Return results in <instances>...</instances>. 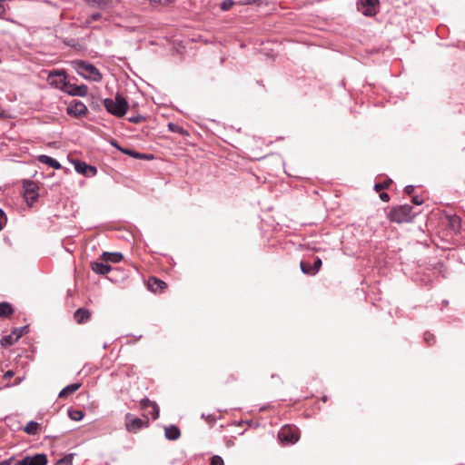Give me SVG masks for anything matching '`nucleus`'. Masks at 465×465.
<instances>
[{
	"label": "nucleus",
	"instance_id": "bb28decb",
	"mask_svg": "<svg viewBox=\"0 0 465 465\" xmlns=\"http://www.w3.org/2000/svg\"><path fill=\"white\" fill-rule=\"evenodd\" d=\"M450 224L451 228L455 231H458L460 228V220L457 216H452L450 218Z\"/></svg>",
	"mask_w": 465,
	"mask_h": 465
},
{
	"label": "nucleus",
	"instance_id": "aec40b11",
	"mask_svg": "<svg viewBox=\"0 0 465 465\" xmlns=\"http://www.w3.org/2000/svg\"><path fill=\"white\" fill-rule=\"evenodd\" d=\"M80 383H72L67 385L59 392V398L64 399L68 397L69 395L74 393L80 388Z\"/></svg>",
	"mask_w": 465,
	"mask_h": 465
},
{
	"label": "nucleus",
	"instance_id": "a18cd8bd",
	"mask_svg": "<svg viewBox=\"0 0 465 465\" xmlns=\"http://www.w3.org/2000/svg\"><path fill=\"white\" fill-rule=\"evenodd\" d=\"M0 465H10V460H3L0 462Z\"/></svg>",
	"mask_w": 465,
	"mask_h": 465
},
{
	"label": "nucleus",
	"instance_id": "f8f14e48",
	"mask_svg": "<svg viewBox=\"0 0 465 465\" xmlns=\"http://www.w3.org/2000/svg\"><path fill=\"white\" fill-rule=\"evenodd\" d=\"M75 171L80 173L86 176H94L97 173V170L94 166L89 165L84 162L82 161H75L74 163Z\"/></svg>",
	"mask_w": 465,
	"mask_h": 465
},
{
	"label": "nucleus",
	"instance_id": "c756f323",
	"mask_svg": "<svg viewBox=\"0 0 465 465\" xmlns=\"http://www.w3.org/2000/svg\"><path fill=\"white\" fill-rule=\"evenodd\" d=\"M233 5L234 2L232 0H223L221 4V9L223 11H228L232 7Z\"/></svg>",
	"mask_w": 465,
	"mask_h": 465
},
{
	"label": "nucleus",
	"instance_id": "4be33fe9",
	"mask_svg": "<svg viewBox=\"0 0 465 465\" xmlns=\"http://www.w3.org/2000/svg\"><path fill=\"white\" fill-rule=\"evenodd\" d=\"M14 312V308L11 303L4 302H0V318H8Z\"/></svg>",
	"mask_w": 465,
	"mask_h": 465
},
{
	"label": "nucleus",
	"instance_id": "4468645a",
	"mask_svg": "<svg viewBox=\"0 0 465 465\" xmlns=\"http://www.w3.org/2000/svg\"><path fill=\"white\" fill-rule=\"evenodd\" d=\"M127 419H129V415L127 416ZM148 422H144L143 420L139 418H134L131 420H128L126 422V429L129 431L136 432L138 430L143 428V426H147Z\"/></svg>",
	"mask_w": 465,
	"mask_h": 465
},
{
	"label": "nucleus",
	"instance_id": "7ed1b4c3",
	"mask_svg": "<svg viewBox=\"0 0 465 465\" xmlns=\"http://www.w3.org/2000/svg\"><path fill=\"white\" fill-rule=\"evenodd\" d=\"M412 210V206L409 204L394 207L390 212V220L398 223H409L415 216V213H413Z\"/></svg>",
	"mask_w": 465,
	"mask_h": 465
},
{
	"label": "nucleus",
	"instance_id": "79ce46f5",
	"mask_svg": "<svg viewBox=\"0 0 465 465\" xmlns=\"http://www.w3.org/2000/svg\"><path fill=\"white\" fill-rule=\"evenodd\" d=\"M412 203H413L414 204H416V205H420V204L423 203V201H422L421 199H420V197H419V196H414V197L412 198Z\"/></svg>",
	"mask_w": 465,
	"mask_h": 465
},
{
	"label": "nucleus",
	"instance_id": "9b49d317",
	"mask_svg": "<svg viewBox=\"0 0 465 465\" xmlns=\"http://www.w3.org/2000/svg\"><path fill=\"white\" fill-rule=\"evenodd\" d=\"M46 463L47 457L45 454H36L35 456H27L15 465H46Z\"/></svg>",
	"mask_w": 465,
	"mask_h": 465
},
{
	"label": "nucleus",
	"instance_id": "dca6fc26",
	"mask_svg": "<svg viewBox=\"0 0 465 465\" xmlns=\"http://www.w3.org/2000/svg\"><path fill=\"white\" fill-rule=\"evenodd\" d=\"M148 289L153 292H160L166 287V283L155 277H151L147 282Z\"/></svg>",
	"mask_w": 465,
	"mask_h": 465
},
{
	"label": "nucleus",
	"instance_id": "a878e982",
	"mask_svg": "<svg viewBox=\"0 0 465 465\" xmlns=\"http://www.w3.org/2000/svg\"><path fill=\"white\" fill-rule=\"evenodd\" d=\"M74 456V453L67 454L64 457L59 459L56 461L55 465H72L73 464Z\"/></svg>",
	"mask_w": 465,
	"mask_h": 465
},
{
	"label": "nucleus",
	"instance_id": "6ab92c4d",
	"mask_svg": "<svg viewBox=\"0 0 465 465\" xmlns=\"http://www.w3.org/2000/svg\"><path fill=\"white\" fill-rule=\"evenodd\" d=\"M91 317V312L84 308H79L74 312V319L78 323H84L87 322Z\"/></svg>",
	"mask_w": 465,
	"mask_h": 465
},
{
	"label": "nucleus",
	"instance_id": "f704fd0d",
	"mask_svg": "<svg viewBox=\"0 0 465 465\" xmlns=\"http://www.w3.org/2000/svg\"><path fill=\"white\" fill-rule=\"evenodd\" d=\"M424 340L427 343L431 344L434 341V335L430 332H425Z\"/></svg>",
	"mask_w": 465,
	"mask_h": 465
},
{
	"label": "nucleus",
	"instance_id": "39448f33",
	"mask_svg": "<svg viewBox=\"0 0 465 465\" xmlns=\"http://www.w3.org/2000/svg\"><path fill=\"white\" fill-rule=\"evenodd\" d=\"M49 84L64 92L68 81L66 80V74L64 70H54L49 73L47 78Z\"/></svg>",
	"mask_w": 465,
	"mask_h": 465
},
{
	"label": "nucleus",
	"instance_id": "5701e85b",
	"mask_svg": "<svg viewBox=\"0 0 465 465\" xmlns=\"http://www.w3.org/2000/svg\"><path fill=\"white\" fill-rule=\"evenodd\" d=\"M40 430V424L31 420L24 427L23 430L29 435H36Z\"/></svg>",
	"mask_w": 465,
	"mask_h": 465
},
{
	"label": "nucleus",
	"instance_id": "a211bd4d",
	"mask_svg": "<svg viewBox=\"0 0 465 465\" xmlns=\"http://www.w3.org/2000/svg\"><path fill=\"white\" fill-rule=\"evenodd\" d=\"M37 159L40 163L47 164V165L53 167L54 169L59 170L62 168V165L60 164V163L58 161H56L55 159H54L48 155L41 154L38 156Z\"/></svg>",
	"mask_w": 465,
	"mask_h": 465
},
{
	"label": "nucleus",
	"instance_id": "7c9ffc66",
	"mask_svg": "<svg viewBox=\"0 0 465 465\" xmlns=\"http://www.w3.org/2000/svg\"><path fill=\"white\" fill-rule=\"evenodd\" d=\"M124 153L134 157V158H136V159H142V153H138V152H135L134 150H130V149H124V150H122Z\"/></svg>",
	"mask_w": 465,
	"mask_h": 465
},
{
	"label": "nucleus",
	"instance_id": "b1692460",
	"mask_svg": "<svg viewBox=\"0 0 465 465\" xmlns=\"http://www.w3.org/2000/svg\"><path fill=\"white\" fill-rule=\"evenodd\" d=\"M102 258L106 262H111L114 263L119 262L123 259V254L121 252H103Z\"/></svg>",
	"mask_w": 465,
	"mask_h": 465
},
{
	"label": "nucleus",
	"instance_id": "412c9836",
	"mask_svg": "<svg viewBox=\"0 0 465 465\" xmlns=\"http://www.w3.org/2000/svg\"><path fill=\"white\" fill-rule=\"evenodd\" d=\"M164 432H165V437L171 440H177L181 434L180 430L174 425H170V426L166 427Z\"/></svg>",
	"mask_w": 465,
	"mask_h": 465
},
{
	"label": "nucleus",
	"instance_id": "72a5a7b5",
	"mask_svg": "<svg viewBox=\"0 0 465 465\" xmlns=\"http://www.w3.org/2000/svg\"><path fill=\"white\" fill-rule=\"evenodd\" d=\"M143 120H144V117L138 114V115H135V116H131L128 118V121L130 123H133V124H139L141 123Z\"/></svg>",
	"mask_w": 465,
	"mask_h": 465
},
{
	"label": "nucleus",
	"instance_id": "ea45409f",
	"mask_svg": "<svg viewBox=\"0 0 465 465\" xmlns=\"http://www.w3.org/2000/svg\"><path fill=\"white\" fill-rule=\"evenodd\" d=\"M15 375V372L13 371H7L5 374H4V379L5 380H9L11 379L13 376Z\"/></svg>",
	"mask_w": 465,
	"mask_h": 465
},
{
	"label": "nucleus",
	"instance_id": "393cba45",
	"mask_svg": "<svg viewBox=\"0 0 465 465\" xmlns=\"http://www.w3.org/2000/svg\"><path fill=\"white\" fill-rule=\"evenodd\" d=\"M90 6L104 8L110 5L111 0H84Z\"/></svg>",
	"mask_w": 465,
	"mask_h": 465
},
{
	"label": "nucleus",
	"instance_id": "cd10ccee",
	"mask_svg": "<svg viewBox=\"0 0 465 465\" xmlns=\"http://www.w3.org/2000/svg\"><path fill=\"white\" fill-rule=\"evenodd\" d=\"M391 183H392V181L391 179H387L383 183H376L374 185V189H375V191L380 192L385 188H388Z\"/></svg>",
	"mask_w": 465,
	"mask_h": 465
},
{
	"label": "nucleus",
	"instance_id": "c03bdc74",
	"mask_svg": "<svg viewBox=\"0 0 465 465\" xmlns=\"http://www.w3.org/2000/svg\"><path fill=\"white\" fill-rule=\"evenodd\" d=\"M152 158H153L152 155L142 154V159H152Z\"/></svg>",
	"mask_w": 465,
	"mask_h": 465
},
{
	"label": "nucleus",
	"instance_id": "f3484780",
	"mask_svg": "<svg viewBox=\"0 0 465 465\" xmlns=\"http://www.w3.org/2000/svg\"><path fill=\"white\" fill-rule=\"evenodd\" d=\"M91 267H92V270L95 273L101 274V275H105L112 270V267L110 265L101 262H92Z\"/></svg>",
	"mask_w": 465,
	"mask_h": 465
},
{
	"label": "nucleus",
	"instance_id": "c9c22d12",
	"mask_svg": "<svg viewBox=\"0 0 465 465\" xmlns=\"http://www.w3.org/2000/svg\"><path fill=\"white\" fill-rule=\"evenodd\" d=\"M5 215L2 209H0V231L4 228V225L5 223Z\"/></svg>",
	"mask_w": 465,
	"mask_h": 465
},
{
	"label": "nucleus",
	"instance_id": "58836bf2",
	"mask_svg": "<svg viewBox=\"0 0 465 465\" xmlns=\"http://www.w3.org/2000/svg\"><path fill=\"white\" fill-rule=\"evenodd\" d=\"M380 198L381 200H382L383 202H389L390 200V196L387 193H380Z\"/></svg>",
	"mask_w": 465,
	"mask_h": 465
},
{
	"label": "nucleus",
	"instance_id": "37998d69",
	"mask_svg": "<svg viewBox=\"0 0 465 465\" xmlns=\"http://www.w3.org/2000/svg\"><path fill=\"white\" fill-rule=\"evenodd\" d=\"M5 13V8L4 5L0 4V17H2Z\"/></svg>",
	"mask_w": 465,
	"mask_h": 465
},
{
	"label": "nucleus",
	"instance_id": "a19ab883",
	"mask_svg": "<svg viewBox=\"0 0 465 465\" xmlns=\"http://www.w3.org/2000/svg\"><path fill=\"white\" fill-rule=\"evenodd\" d=\"M405 193L407 194H411L414 191V186L413 185H407L404 189Z\"/></svg>",
	"mask_w": 465,
	"mask_h": 465
},
{
	"label": "nucleus",
	"instance_id": "473e14b6",
	"mask_svg": "<svg viewBox=\"0 0 465 465\" xmlns=\"http://www.w3.org/2000/svg\"><path fill=\"white\" fill-rule=\"evenodd\" d=\"M211 465H224V462L220 456L216 455L211 459Z\"/></svg>",
	"mask_w": 465,
	"mask_h": 465
},
{
	"label": "nucleus",
	"instance_id": "423d86ee",
	"mask_svg": "<svg viewBox=\"0 0 465 465\" xmlns=\"http://www.w3.org/2000/svg\"><path fill=\"white\" fill-rule=\"evenodd\" d=\"M357 9L365 16H374L378 13L379 0H358Z\"/></svg>",
	"mask_w": 465,
	"mask_h": 465
},
{
	"label": "nucleus",
	"instance_id": "1a4fd4ad",
	"mask_svg": "<svg viewBox=\"0 0 465 465\" xmlns=\"http://www.w3.org/2000/svg\"><path fill=\"white\" fill-rule=\"evenodd\" d=\"M142 410L151 415L153 420H156L159 417V406L154 401H151L149 399L144 398L140 401Z\"/></svg>",
	"mask_w": 465,
	"mask_h": 465
},
{
	"label": "nucleus",
	"instance_id": "9d476101",
	"mask_svg": "<svg viewBox=\"0 0 465 465\" xmlns=\"http://www.w3.org/2000/svg\"><path fill=\"white\" fill-rule=\"evenodd\" d=\"M64 93L72 96L84 97L88 94V87L85 84L76 85L68 82Z\"/></svg>",
	"mask_w": 465,
	"mask_h": 465
},
{
	"label": "nucleus",
	"instance_id": "2f4dec72",
	"mask_svg": "<svg viewBox=\"0 0 465 465\" xmlns=\"http://www.w3.org/2000/svg\"><path fill=\"white\" fill-rule=\"evenodd\" d=\"M102 17V15L100 13H94L92 14L87 19L86 24H91L94 21H97Z\"/></svg>",
	"mask_w": 465,
	"mask_h": 465
},
{
	"label": "nucleus",
	"instance_id": "f257e3e1",
	"mask_svg": "<svg viewBox=\"0 0 465 465\" xmlns=\"http://www.w3.org/2000/svg\"><path fill=\"white\" fill-rule=\"evenodd\" d=\"M104 106L109 114L116 117H123L129 108L126 99L119 94L114 98H105Z\"/></svg>",
	"mask_w": 465,
	"mask_h": 465
},
{
	"label": "nucleus",
	"instance_id": "0eeeda50",
	"mask_svg": "<svg viewBox=\"0 0 465 465\" xmlns=\"http://www.w3.org/2000/svg\"><path fill=\"white\" fill-rule=\"evenodd\" d=\"M66 112L69 115H73L75 117H84L87 114L88 109L83 102L74 100L67 106Z\"/></svg>",
	"mask_w": 465,
	"mask_h": 465
},
{
	"label": "nucleus",
	"instance_id": "ddd939ff",
	"mask_svg": "<svg viewBox=\"0 0 465 465\" xmlns=\"http://www.w3.org/2000/svg\"><path fill=\"white\" fill-rule=\"evenodd\" d=\"M28 332V326H23L20 328L15 329L10 335L5 337V341L8 344H13L17 341L24 334Z\"/></svg>",
	"mask_w": 465,
	"mask_h": 465
},
{
	"label": "nucleus",
	"instance_id": "6e6552de",
	"mask_svg": "<svg viewBox=\"0 0 465 465\" xmlns=\"http://www.w3.org/2000/svg\"><path fill=\"white\" fill-rule=\"evenodd\" d=\"M322 259L315 257L313 263H310L307 261H302L300 267L304 274L315 275L322 267Z\"/></svg>",
	"mask_w": 465,
	"mask_h": 465
},
{
	"label": "nucleus",
	"instance_id": "e433bc0d",
	"mask_svg": "<svg viewBox=\"0 0 465 465\" xmlns=\"http://www.w3.org/2000/svg\"><path fill=\"white\" fill-rule=\"evenodd\" d=\"M168 127L173 132L181 133V128L179 126H177L176 124H173V123H170L168 124Z\"/></svg>",
	"mask_w": 465,
	"mask_h": 465
},
{
	"label": "nucleus",
	"instance_id": "4c0bfd02",
	"mask_svg": "<svg viewBox=\"0 0 465 465\" xmlns=\"http://www.w3.org/2000/svg\"><path fill=\"white\" fill-rule=\"evenodd\" d=\"M152 4H157V5H166L169 3V0H148Z\"/></svg>",
	"mask_w": 465,
	"mask_h": 465
},
{
	"label": "nucleus",
	"instance_id": "f03ea898",
	"mask_svg": "<svg viewBox=\"0 0 465 465\" xmlns=\"http://www.w3.org/2000/svg\"><path fill=\"white\" fill-rule=\"evenodd\" d=\"M74 64L77 74L82 77L94 82H100L102 80V74L92 64L78 60L74 62Z\"/></svg>",
	"mask_w": 465,
	"mask_h": 465
},
{
	"label": "nucleus",
	"instance_id": "2eb2a0df",
	"mask_svg": "<svg viewBox=\"0 0 465 465\" xmlns=\"http://www.w3.org/2000/svg\"><path fill=\"white\" fill-rule=\"evenodd\" d=\"M24 197L26 203L31 205L38 197L36 187L34 183H29L25 189Z\"/></svg>",
	"mask_w": 465,
	"mask_h": 465
},
{
	"label": "nucleus",
	"instance_id": "20e7f679",
	"mask_svg": "<svg viewBox=\"0 0 465 465\" xmlns=\"http://www.w3.org/2000/svg\"><path fill=\"white\" fill-rule=\"evenodd\" d=\"M279 440L282 442L293 444L299 440V430L296 427L284 425L278 433Z\"/></svg>",
	"mask_w": 465,
	"mask_h": 465
},
{
	"label": "nucleus",
	"instance_id": "c85d7f7f",
	"mask_svg": "<svg viewBox=\"0 0 465 465\" xmlns=\"http://www.w3.org/2000/svg\"><path fill=\"white\" fill-rule=\"evenodd\" d=\"M70 418L74 420H81L84 414L81 411H69Z\"/></svg>",
	"mask_w": 465,
	"mask_h": 465
}]
</instances>
